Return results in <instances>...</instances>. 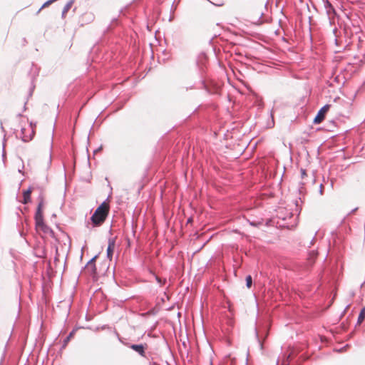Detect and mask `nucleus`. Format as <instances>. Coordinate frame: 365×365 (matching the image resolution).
<instances>
[{"label": "nucleus", "instance_id": "dca6fc26", "mask_svg": "<svg viewBox=\"0 0 365 365\" xmlns=\"http://www.w3.org/2000/svg\"><path fill=\"white\" fill-rule=\"evenodd\" d=\"M291 356V354H289L288 356H287V361H288L289 358ZM288 364V361H283L282 362V365H287Z\"/></svg>", "mask_w": 365, "mask_h": 365}, {"label": "nucleus", "instance_id": "f257e3e1", "mask_svg": "<svg viewBox=\"0 0 365 365\" xmlns=\"http://www.w3.org/2000/svg\"><path fill=\"white\" fill-rule=\"evenodd\" d=\"M17 136L21 138L23 141L28 142L31 140L35 134V128L31 123L24 116L19 117V123L16 127Z\"/></svg>", "mask_w": 365, "mask_h": 365}, {"label": "nucleus", "instance_id": "423d86ee", "mask_svg": "<svg viewBox=\"0 0 365 365\" xmlns=\"http://www.w3.org/2000/svg\"><path fill=\"white\" fill-rule=\"evenodd\" d=\"M129 347L138 352L140 356H145V351L147 349L148 346L146 344H132L130 345Z\"/></svg>", "mask_w": 365, "mask_h": 365}, {"label": "nucleus", "instance_id": "0eeeda50", "mask_svg": "<svg viewBox=\"0 0 365 365\" xmlns=\"http://www.w3.org/2000/svg\"><path fill=\"white\" fill-rule=\"evenodd\" d=\"M115 247V240L113 239H110L108 241V248H107V257L109 259V260H112Z\"/></svg>", "mask_w": 365, "mask_h": 365}, {"label": "nucleus", "instance_id": "f8f14e48", "mask_svg": "<svg viewBox=\"0 0 365 365\" xmlns=\"http://www.w3.org/2000/svg\"><path fill=\"white\" fill-rule=\"evenodd\" d=\"M55 0H48L46 2H45L42 6L40 8V9L38 10V12H40L41 9H43V8H46V7H48V6H50Z\"/></svg>", "mask_w": 365, "mask_h": 365}, {"label": "nucleus", "instance_id": "f3484780", "mask_svg": "<svg viewBox=\"0 0 365 365\" xmlns=\"http://www.w3.org/2000/svg\"><path fill=\"white\" fill-rule=\"evenodd\" d=\"M72 335H73V333H71V334H69V336L67 337L66 341H68V340L71 339V337L72 336Z\"/></svg>", "mask_w": 365, "mask_h": 365}, {"label": "nucleus", "instance_id": "2eb2a0df", "mask_svg": "<svg viewBox=\"0 0 365 365\" xmlns=\"http://www.w3.org/2000/svg\"><path fill=\"white\" fill-rule=\"evenodd\" d=\"M93 20V16L92 14H88V22H91Z\"/></svg>", "mask_w": 365, "mask_h": 365}, {"label": "nucleus", "instance_id": "7ed1b4c3", "mask_svg": "<svg viewBox=\"0 0 365 365\" xmlns=\"http://www.w3.org/2000/svg\"><path fill=\"white\" fill-rule=\"evenodd\" d=\"M110 210L109 203L102 202L95 210L91 217V220L95 227L101 226L106 220Z\"/></svg>", "mask_w": 365, "mask_h": 365}, {"label": "nucleus", "instance_id": "39448f33", "mask_svg": "<svg viewBox=\"0 0 365 365\" xmlns=\"http://www.w3.org/2000/svg\"><path fill=\"white\" fill-rule=\"evenodd\" d=\"M96 259V257L91 259L86 264V271L91 275H92L93 277H96L97 272H96V267L95 264V260Z\"/></svg>", "mask_w": 365, "mask_h": 365}, {"label": "nucleus", "instance_id": "1a4fd4ad", "mask_svg": "<svg viewBox=\"0 0 365 365\" xmlns=\"http://www.w3.org/2000/svg\"><path fill=\"white\" fill-rule=\"evenodd\" d=\"M73 3H74V0H70L68 2H67V4L63 7V11H62V18H65L66 17V14L71 9V8L72 7Z\"/></svg>", "mask_w": 365, "mask_h": 365}, {"label": "nucleus", "instance_id": "20e7f679", "mask_svg": "<svg viewBox=\"0 0 365 365\" xmlns=\"http://www.w3.org/2000/svg\"><path fill=\"white\" fill-rule=\"evenodd\" d=\"M330 106L326 105L324 107H322L319 111L318 112L317 116L314 119V123L316 124H319L323 121L325 117V114L328 112L329 110Z\"/></svg>", "mask_w": 365, "mask_h": 365}, {"label": "nucleus", "instance_id": "ddd939ff", "mask_svg": "<svg viewBox=\"0 0 365 365\" xmlns=\"http://www.w3.org/2000/svg\"><path fill=\"white\" fill-rule=\"evenodd\" d=\"M252 283V279L250 275L247 276L246 277V284L248 288H250Z\"/></svg>", "mask_w": 365, "mask_h": 365}, {"label": "nucleus", "instance_id": "4468645a", "mask_svg": "<svg viewBox=\"0 0 365 365\" xmlns=\"http://www.w3.org/2000/svg\"><path fill=\"white\" fill-rule=\"evenodd\" d=\"M300 173L302 179H304L305 177L307 176V172L304 169H301Z\"/></svg>", "mask_w": 365, "mask_h": 365}, {"label": "nucleus", "instance_id": "f03ea898", "mask_svg": "<svg viewBox=\"0 0 365 365\" xmlns=\"http://www.w3.org/2000/svg\"><path fill=\"white\" fill-rule=\"evenodd\" d=\"M44 206V202L43 197H41L40 201L38 204L37 210L35 214V223H36V231L41 234L43 235L45 237H54L53 231L44 223L43 221V210Z\"/></svg>", "mask_w": 365, "mask_h": 365}, {"label": "nucleus", "instance_id": "9d476101", "mask_svg": "<svg viewBox=\"0 0 365 365\" xmlns=\"http://www.w3.org/2000/svg\"><path fill=\"white\" fill-rule=\"evenodd\" d=\"M327 13L329 16H331V14H334V9L332 6V5L327 1L324 4Z\"/></svg>", "mask_w": 365, "mask_h": 365}, {"label": "nucleus", "instance_id": "6e6552de", "mask_svg": "<svg viewBox=\"0 0 365 365\" xmlns=\"http://www.w3.org/2000/svg\"><path fill=\"white\" fill-rule=\"evenodd\" d=\"M32 192V189L29 188L26 190H24L23 192L24 200H22V202L24 204H27L30 202L31 200V194Z\"/></svg>", "mask_w": 365, "mask_h": 365}, {"label": "nucleus", "instance_id": "9b49d317", "mask_svg": "<svg viewBox=\"0 0 365 365\" xmlns=\"http://www.w3.org/2000/svg\"><path fill=\"white\" fill-rule=\"evenodd\" d=\"M364 319H365V307H364L360 312V314L358 317V324H360L364 321Z\"/></svg>", "mask_w": 365, "mask_h": 365}]
</instances>
